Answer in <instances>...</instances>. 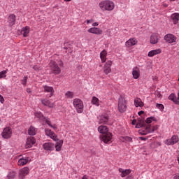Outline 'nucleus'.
Listing matches in <instances>:
<instances>
[{"instance_id":"nucleus-1","label":"nucleus","mask_w":179,"mask_h":179,"mask_svg":"<svg viewBox=\"0 0 179 179\" xmlns=\"http://www.w3.org/2000/svg\"><path fill=\"white\" fill-rule=\"evenodd\" d=\"M98 131L100 132V134H103L101 136V141L104 142V143H110L111 142V139H113V135L111 133L108 132V128L107 126H99L98 127Z\"/></svg>"},{"instance_id":"nucleus-2","label":"nucleus","mask_w":179,"mask_h":179,"mask_svg":"<svg viewBox=\"0 0 179 179\" xmlns=\"http://www.w3.org/2000/svg\"><path fill=\"white\" fill-rule=\"evenodd\" d=\"M49 68L54 75H59L61 73V68L64 66V62L62 60H59L57 62L52 60L49 63Z\"/></svg>"},{"instance_id":"nucleus-3","label":"nucleus","mask_w":179,"mask_h":179,"mask_svg":"<svg viewBox=\"0 0 179 179\" xmlns=\"http://www.w3.org/2000/svg\"><path fill=\"white\" fill-rule=\"evenodd\" d=\"M99 6L101 10H107L108 12H111V10H114V8H115V4L114 3V2L110 0H103L99 3Z\"/></svg>"},{"instance_id":"nucleus-4","label":"nucleus","mask_w":179,"mask_h":179,"mask_svg":"<svg viewBox=\"0 0 179 179\" xmlns=\"http://www.w3.org/2000/svg\"><path fill=\"white\" fill-rule=\"evenodd\" d=\"M73 106L78 114H82V113H83L84 105L82 100L78 98L74 99L73 100Z\"/></svg>"},{"instance_id":"nucleus-5","label":"nucleus","mask_w":179,"mask_h":179,"mask_svg":"<svg viewBox=\"0 0 179 179\" xmlns=\"http://www.w3.org/2000/svg\"><path fill=\"white\" fill-rule=\"evenodd\" d=\"M117 108L120 113H125L127 111V100L122 98V96L119 98Z\"/></svg>"},{"instance_id":"nucleus-6","label":"nucleus","mask_w":179,"mask_h":179,"mask_svg":"<svg viewBox=\"0 0 179 179\" xmlns=\"http://www.w3.org/2000/svg\"><path fill=\"white\" fill-rule=\"evenodd\" d=\"M164 39L166 43H168V44H174V43H177V37L173 35V34H168L165 35Z\"/></svg>"},{"instance_id":"nucleus-7","label":"nucleus","mask_w":179,"mask_h":179,"mask_svg":"<svg viewBox=\"0 0 179 179\" xmlns=\"http://www.w3.org/2000/svg\"><path fill=\"white\" fill-rule=\"evenodd\" d=\"M113 65V61L108 60L103 66V73L108 75L111 73V66Z\"/></svg>"},{"instance_id":"nucleus-8","label":"nucleus","mask_w":179,"mask_h":179,"mask_svg":"<svg viewBox=\"0 0 179 179\" xmlns=\"http://www.w3.org/2000/svg\"><path fill=\"white\" fill-rule=\"evenodd\" d=\"M1 136L4 139H9L12 136V129L6 127L1 133Z\"/></svg>"},{"instance_id":"nucleus-9","label":"nucleus","mask_w":179,"mask_h":179,"mask_svg":"<svg viewBox=\"0 0 179 179\" xmlns=\"http://www.w3.org/2000/svg\"><path fill=\"white\" fill-rule=\"evenodd\" d=\"M41 101L43 106H45V107H48V108H54V107H55V103L52 102L48 99H41Z\"/></svg>"},{"instance_id":"nucleus-10","label":"nucleus","mask_w":179,"mask_h":179,"mask_svg":"<svg viewBox=\"0 0 179 179\" xmlns=\"http://www.w3.org/2000/svg\"><path fill=\"white\" fill-rule=\"evenodd\" d=\"M36 143V138L33 136H30L27 139L25 148L26 149H30L33 145Z\"/></svg>"},{"instance_id":"nucleus-11","label":"nucleus","mask_w":179,"mask_h":179,"mask_svg":"<svg viewBox=\"0 0 179 179\" xmlns=\"http://www.w3.org/2000/svg\"><path fill=\"white\" fill-rule=\"evenodd\" d=\"M138 44V40L135 38H129L126 43L125 45L127 48H131V47H134V45H136Z\"/></svg>"},{"instance_id":"nucleus-12","label":"nucleus","mask_w":179,"mask_h":179,"mask_svg":"<svg viewBox=\"0 0 179 179\" xmlns=\"http://www.w3.org/2000/svg\"><path fill=\"white\" fill-rule=\"evenodd\" d=\"M45 135H47V136H50V138H51V139H53V141H55V142H57V141H58V138H57V134H55V133H54L52 131H51V129H46L45 130Z\"/></svg>"},{"instance_id":"nucleus-13","label":"nucleus","mask_w":179,"mask_h":179,"mask_svg":"<svg viewBox=\"0 0 179 179\" xmlns=\"http://www.w3.org/2000/svg\"><path fill=\"white\" fill-rule=\"evenodd\" d=\"M29 171H30V170L29 169L28 167L22 168V169L20 170L19 178H20V179L24 178V177H26V176H27V174H29Z\"/></svg>"},{"instance_id":"nucleus-14","label":"nucleus","mask_w":179,"mask_h":179,"mask_svg":"<svg viewBox=\"0 0 179 179\" xmlns=\"http://www.w3.org/2000/svg\"><path fill=\"white\" fill-rule=\"evenodd\" d=\"M132 75L134 79H138L141 76V69H139V67L135 66L132 69Z\"/></svg>"},{"instance_id":"nucleus-15","label":"nucleus","mask_w":179,"mask_h":179,"mask_svg":"<svg viewBox=\"0 0 179 179\" xmlns=\"http://www.w3.org/2000/svg\"><path fill=\"white\" fill-rule=\"evenodd\" d=\"M108 121H110V117H108V115L104 114L99 116V124H108Z\"/></svg>"},{"instance_id":"nucleus-16","label":"nucleus","mask_w":179,"mask_h":179,"mask_svg":"<svg viewBox=\"0 0 179 179\" xmlns=\"http://www.w3.org/2000/svg\"><path fill=\"white\" fill-rule=\"evenodd\" d=\"M87 31L88 33H92V34H103V30L97 27L90 28Z\"/></svg>"},{"instance_id":"nucleus-17","label":"nucleus","mask_w":179,"mask_h":179,"mask_svg":"<svg viewBox=\"0 0 179 179\" xmlns=\"http://www.w3.org/2000/svg\"><path fill=\"white\" fill-rule=\"evenodd\" d=\"M177 142H178V136H173L171 139L165 141L166 145H175Z\"/></svg>"},{"instance_id":"nucleus-18","label":"nucleus","mask_w":179,"mask_h":179,"mask_svg":"<svg viewBox=\"0 0 179 179\" xmlns=\"http://www.w3.org/2000/svg\"><path fill=\"white\" fill-rule=\"evenodd\" d=\"M43 148L44 150H49L50 152H51V151L54 150L55 146L52 143H45L43 145Z\"/></svg>"},{"instance_id":"nucleus-19","label":"nucleus","mask_w":179,"mask_h":179,"mask_svg":"<svg viewBox=\"0 0 179 179\" xmlns=\"http://www.w3.org/2000/svg\"><path fill=\"white\" fill-rule=\"evenodd\" d=\"M150 44H157L159 43V35L157 34H152L150 38Z\"/></svg>"},{"instance_id":"nucleus-20","label":"nucleus","mask_w":179,"mask_h":179,"mask_svg":"<svg viewBox=\"0 0 179 179\" xmlns=\"http://www.w3.org/2000/svg\"><path fill=\"white\" fill-rule=\"evenodd\" d=\"M44 92L46 93H50L49 97H52L54 96V88L52 87H50L48 85H44L43 86Z\"/></svg>"},{"instance_id":"nucleus-21","label":"nucleus","mask_w":179,"mask_h":179,"mask_svg":"<svg viewBox=\"0 0 179 179\" xmlns=\"http://www.w3.org/2000/svg\"><path fill=\"white\" fill-rule=\"evenodd\" d=\"M8 23L10 26H14L15 23H16V15L14 14H11L8 17Z\"/></svg>"},{"instance_id":"nucleus-22","label":"nucleus","mask_w":179,"mask_h":179,"mask_svg":"<svg viewBox=\"0 0 179 179\" xmlns=\"http://www.w3.org/2000/svg\"><path fill=\"white\" fill-rule=\"evenodd\" d=\"M119 171L121 173V177H127L128 174H131V169H123L122 168L119 169Z\"/></svg>"},{"instance_id":"nucleus-23","label":"nucleus","mask_w":179,"mask_h":179,"mask_svg":"<svg viewBox=\"0 0 179 179\" xmlns=\"http://www.w3.org/2000/svg\"><path fill=\"white\" fill-rule=\"evenodd\" d=\"M162 53V49H157L151 50L148 52V57H155V55H157V54Z\"/></svg>"},{"instance_id":"nucleus-24","label":"nucleus","mask_w":179,"mask_h":179,"mask_svg":"<svg viewBox=\"0 0 179 179\" xmlns=\"http://www.w3.org/2000/svg\"><path fill=\"white\" fill-rule=\"evenodd\" d=\"M100 58L101 62L104 63L106 61H107V51L106 50H103L100 53Z\"/></svg>"},{"instance_id":"nucleus-25","label":"nucleus","mask_w":179,"mask_h":179,"mask_svg":"<svg viewBox=\"0 0 179 179\" xmlns=\"http://www.w3.org/2000/svg\"><path fill=\"white\" fill-rule=\"evenodd\" d=\"M22 33L24 37H28L30 33V27L26 26L22 29Z\"/></svg>"},{"instance_id":"nucleus-26","label":"nucleus","mask_w":179,"mask_h":179,"mask_svg":"<svg viewBox=\"0 0 179 179\" xmlns=\"http://www.w3.org/2000/svg\"><path fill=\"white\" fill-rule=\"evenodd\" d=\"M29 157L20 159L17 162L18 166H25L29 163Z\"/></svg>"},{"instance_id":"nucleus-27","label":"nucleus","mask_w":179,"mask_h":179,"mask_svg":"<svg viewBox=\"0 0 179 179\" xmlns=\"http://www.w3.org/2000/svg\"><path fill=\"white\" fill-rule=\"evenodd\" d=\"M36 134H37V129H36V127L31 126L28 129V134L31 136H34Z\"/></svg>"},{"instance_id":"nucleus-28","label":"nucleus","mask_w":179,"mask_h":179,"mask_svg":"<svg viewBox=\"0 0 179 179\" xmlns=\"http://www.w3.org/2000/svg\"><path fill=\"white\" fill-rule=\"evenodd\" d=\"M171 19L173 21V24H177V23H178V20H179V13H175L172 14Z\"/></svg>"},{"instance_id":"nucleus-29","label":"nucleus","mask_w":179,"mask_h":179,"mask_svg":"<svg viewBox=\"0 0 179 179\" xmlns=\"http://www.w3.org/2000/svg\"><path fill=\"white\" fill-rule=\"evenodd\" d=\"M62 145H64V141L59 140L55 145V148L57 152H60L61 148H62Z\"/></svg>"},{"instance_id":"nucleus-30","label":"nucleus","mask_w":179,"mask_h":179,"mask_svg":"<svg viewBox=\"0 0 179 179\" xmlns=\"http://www.w3.org/2000/svg\"><path fill=\"white\" fill-rule=\"evenodd\" d=\"M134 104L136 107H143V102L139 98H136L134 99Z\"/></svg>"},{"instance_id":"nucleus-31","label":"nucleus","mask_w":179,"mask_h":179,"mask_svg":"<svg viewBox=\"0 0 179 179\" xmlns=\"http://www.w3.org/2000/svg\"><path fill=\"white\" fill-rule=\"evenodd\" d=\"M35 117H36V118H38V120H40L41 121H44L45 120V117H44V115H43V113H41V112H36Z\"/></svg>"},{"instance_id":"nucleus-32","label":"nucleus","mask_w":179,"mask_h":179,"mask_svg":"<svg viewBox=\"0 0 179 179\" xmlns=\"http://www.w3.org/2000/svg\"><path fill=\"white\" fill-rule=\"evenodd\" d=\"M17 176V173H16L15 171L9 172V173L7 176L8 179H15L16 178Z\"/></svg>"},{"instance_id":"nucleus-33","label":"nucleus","mask_w":179,"mask_h":179,"mask_svg":"<svg viewBox=\"0 0 179 179\" xmlns=\"http://www.w3.org/2000/svg\"><path fill=\"white\" fill-rule=\"evenodd\" d=\"M92 103L94 104V106H96V107H99V106H100L99 100L96 96L92 97Z\"/></svg>"},{"instance_id":"nucleus-34","label":"nucleus","mask_w":179,"mask_h":179,"mask_svg":"<svg viewBox=\"0 0 179 179\" xmlns=\"http://www.w3.org/2000/svg\"><path fill=\"white\" fill-rule=\"evenodd\" d=\"M65 96L66 99H73L74 94L71 91H68L67 92H66Z\"/></svg>"},{"instance_id":"nucleus-35","label":"nucleus","mask_w":179,"mask_h":179,"mask_svg":"<svg viewBox=\"0 0 179 179\" xmlns=\"http://www.w3.org/2000/svg\"><path fill=\"white\" fill-rule=\"evenodd\" d=\"M157 129H159V127L158 126H154L151 128H147V131L148 132H155V131H157Z\"/></svg>"},{"instance_id":"nucleus-36","label":"nucleus","mask_w":179,"mask_h":179,"mask_svg":"<svg viewBox=\"0 0 179 179\" xmlns=\"http://www.w3.org/2000/svg\"><path fill=\"white\" fill-rule=\"evenodd\" d=\"M152 121H156V117H148L146 120H145V122L147 124H151V122Z\"/></svg>"},{"instance_id":"nucleus-37","label":"nucleus","mask_w":179,"mask_h":179,"mask_svg":"<svg viewBox=\"0 0 179 179\" xmlns=\"http://www.w3.org/2000/svg\"><path fill=\"white\" fill-rule=\"evenodd\" d=\"M6 73H8V71L4 70L0 72V79L2 78H6Z\"/></svg>"},{"instance_id":"nucleus-38","label":"nucleus","mask_w":179,"mask_h":179,"mask_svg":"<svg viewBox=\"0 0 179 179\" xmlns=\"http://www.w3.org/2000/svg\"><path fill=\"white\" fill-rule=\"evenodd\" d=\"M27 76H24L23 79L21 80L22 85H23V86H26V85H27Z\"/></svg>"},{"instance_id":"nucleus-39","label":"nucleus","mask_w":179,"mask_h":179,"mask_svg":"<svg viewBox=\"0 0 179 179\" xmlns=\"http://www.w3.org/2000/svg\"><path fill=\"white\" fill-rule=\"evenodd\" d=\"M156 107L157 108H159V110H161V111H163V110H164V106L162 103H157Z\"/></svg>"},{"instance_id":"nucleus-40","label":"nucleus","mask_w":179,"mask_h":179,"mask_svg":"<svg viewBox=\"0 0 179 179\" xmlns=\"http://www.w3.org/2000/svg\"><path fill=\"white\" fill-rule=\"evenodd\" d=\"M169 100H172V101L176 102V94H171L169 96Z\"/></svg>"},{"instance_id":"nucleus-41","label":"nucleus","mask_w":179,"mask_h":179,"mask_svg":"<svg viewBox=\"0 0 179 179\" xmlns=\"http://www.w3.org/2000/svg\"><path fill=\"white\" fill-rule=\"evenodd\" d=\"M44 121H45L46 124H48V125H49V127H51V121H50V120L47 119L45 117Z\"/></svg>"},{"instance_id":"nucleus-42","label":"nucleus","mask_w":179,"mask_h":179,"mask_svg":"<svg viewBox=\"0 0 179 179\" xmlns=\"http://www.w3.org/2000/svg\"><path fill=\"white\" fill-rule=\"evenodd\" d=\"M33 69H34V71H40V66H37V65H35V66H34V67H33Z\"/></svg>"},{"instance_id":"nucleus-43","label":"nucleus","mask_w":179,"mask_h":179,"mask_svg":"<svg viewBox=\"0 0 179 179\" xmlns=\"http://www.w3.org/2000/svg\"><path fill=\"white\" fill-rule=\"evenodd\" d=\"M125 141H127V142H131L132 141V138L127 136L125 138Z\"/></svg>"},{"instance_id":"nucleus-44","label":"nucleus","mask_w":179,"mask_h":179,"mask_svg":"<svg viewBox=\"0 0 179 179\" xmlns=\"http://www.w3.org/2000/svg\"><path fill=\"white\" fill-rule=\"evenodd\" d=\"M93 22H94L93 19L87 20V24H90V23H93Z\"/></svg>"},{"instance_id":"nucleus-45","label":"nucleus","mask_w":179,"mask_h":179,"mask_svg":"<svg viewBox=\"0 0 179 179\" xmlns=\"http://www.w3.org/2000/svg\"><path fill=\"white\" fill-rule=\"evenodd\" d=\"M92 26H93V27H96L99 26V22H94L92 24Z\"/></svg>"},{"instance_id":"nucleus-46","label":"nucleus","mask_w":179,"mask_h":179,"mask_svg":"<svg viewBox=\"0 0 179 179\" xmlns=\"http://www.w3.org/2000/svg\"><path fill=\"white\" fill-rule=\"evenodd\" d=\"M5 101V99H3V96L0 95V101H1V103H3V101Z\"/></svg>"},{"instance_id":"nucleus-47","label":"nucleus","mask_w":179,"mask_h":179,"mask_svg":"<svg viewBox=\"0 0 179 179\" xmlns=\"http://www.w3.org/2000/svg\"><path fill=\"white\" fill-rule=\"evenodd\" d=\"M141 141H146V139H148V138L146 137H140Z\"/></svg>"},{"instance_id":"nucleus-48","label":"nucleus","mask_w":179,"mask_h":179,"mask_svg":"<svg viewBox=\"0 0 179 179\" xmlns=\"http://www.w3.org/2000/svg\"><path fill=\"white\" fill-rule=\"evenodd\" d=\"M143 110H141L140 112H138V115H142V114H143Z\"/></svg>"},{"instance_id":"nucleus-49","label":"nucleus","mask_w":179,"mask_h":179,"mask_svg":"<svg viewBox=\"0 0 179 179\" xmlns=\"http://www.w3.org/2000/svg\"><path fill=\"white\" fill-rule=\"evenodd\" d=\"M51 128H53V129H57V126L55 125H52L50 126Z\"/></svg>"},{"instance_id":"nucleus-50","label":"nucleus","mask_w":179,"mask_h":179,"mask_svg":"<svg viewBox=\"0 0 179 179\" xmlns=\"http://www.w3.org/2000/svg\"><path fill=\"white\" fill-rule=\"evenodd\" d=\"M136 124V120H134L133 122H132V124L133 125H135Z\"/></svg>"},{"instance_id":"nucleus-51","label":"nucleus","mask_w":179,"mask_h":179,"mask_svg":"<svg viewBox=\"0 0 179 179\" xmlns=\"http://www.w3.org/2000/svg\"><path fill=\"white\" fill-rule=\"evenodd\" d=\"M31 90L29 88L27 89V93H31Z\"/></svg>"},{"instance_id":"nucleus-52","label":"nucleus","mask_w":179,"mask_h":179,"mask_svg":"<svg viewBox=\"0 0 179 179\" xmlns=\"http://www.w3.org/2000/svg\"><path fill=\"white\" fill-rule=\"evenodd\" d=\"M174 179H179V176H176L174 177Z\"/></svg>"},{"instance_id":"nucleus-53","label":"nucleus","mask_w":179,"mask_h":179,"mask_svg":"<svg viewBox=\"0 0 179 179\" xmlns=\"http://www.w3.org/2000/svg\"><path fill=\"white\" fill-rule=\"evenodd\" d=\"M82 179H87V176H84Z\"/></svg>"},{"instance_id":"nucleus-54","label":"nucleus","mask_w":179,"mask_h":179,"mask_svg":"<svg viewBox=\"0 0 179 179\" xmlns=\"http://www.w3.org/2000/svg\"><path fill=\"white\" fill-rule=\"evenodd\" d=\"M126 179H134V178L132 177H131V176H129Z\"/></svg>"},{"instance_id":"nucleus-55","label":"nucleus","mask_w":179,"mask_h":179,"mask_svg":"<svg viewBox=\"0 0 179 179\" xmlns=\"http://www.w3.org/2000/svg\"><path fill=\"white\" fill-rule=\"evenodd\" d=\"M72 0H64L65 2H71Z\"/></svg>"},{"instance_id":"nucleus-56","label":"nucleus","mask_w":179,"mask_h":179,"mask_svg":"<svg viewBox=\"0 0 179 179\" xmlns=\"http://www.w3.org/2000/svg\"><path fill=\"white\" fill-rule=\"evenodd\" d=\"M171 2H174V1H176V0H170Z\"/></svg>"},{"instance_id":"nucleus-57","label":"nucleus","mask_w":179,"mask_h":179,"mask_svg":"<svg viewBox=\"0 0 179 179\" xmlns=\"http://www.w3.org/2000/svg\"><path fill=\"white\" fill-rule=\"evenodd\" d=\"M64 48H65V50H68V48H66V47H64Z\"/></svg>"},{"instance_id":"nucleus-58","label":"nucleus","mask_w":179,"mask_h":179,"mask_svg":"<svg viewBox=\"0 0 179 179\" xmlns=\"http://www.w3.org/2000/svg\"><path fill=\"white\" fill-rule=\"evenodd\" d=\"M143 135H146V133H143Z\"/></svg>"},{"instance_id":"nucleus-59","label":"nucleus","mask_w":179,"mask_h":179,"mask_svg":"<svg viewBox=\"0 0 179 179\" xmlns=\"http://www.w3.org/2000/svg\"><path fill=\"white\" fill-rule=\"evenodd\" d=\"M66 44H68V43H64V45H66Z\"/></svg>"},{"instance_id":"nucleus-60","label":"nucleus","mask_w":179,"mask_h":179,"mask_svg":"<svg viewBox=\"0 0 179 179\" xmlns=\"http://www.w3.org/2000/svg\"><path fill=\"white\" fill-rule=\"evenodd\" d=\"M178 81H179V78H178Z\"/></svg>"},{"instance_id":"nucleus-61","label":"nucleus","mask_w":179,"mask_h":179,"mask_svg":"<svg viewBox=\"0 0 179 179\" xmlns=\"http://www.w3.org/2000/svg\"><path fill=\"white\" fill-rule=\"evenodd\" d=\"M0 121H1V119H0Z\"/></svg>"}]
</instances>
